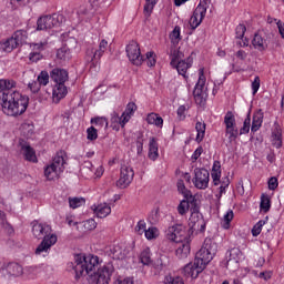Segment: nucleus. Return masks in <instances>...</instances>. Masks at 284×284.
Instances as JSON below:
<instances>
[{"mask_svg": "<svg viewBox=\"0 0 284 284\" xmlns=\"http://www.w3.org/2000/svg\"><path fill=\"white\" fill-rule=\"evenodd\" d=\"M100 263L97 255H74L73 272L75 278L89 276V284H110L112 274H114V266L112 264H104L99 267Z\"/></svg>", "mask_w": 284, "mask_h": 284, "instance_id": "nucleus-1", "label": "nucleus"}, {"mask_svg": "<svg viewBox=\"0 0 284 284\" xmlns=\"http://www.w3.org/2000/svg\"><path fill=\"white\" fill-rule=\"evenodd\" d=\"M29 103L30 98L28 95L18 91H7L2 93L0 105L7 116H21L28 110Z\"/></svg>", "mask_w": 284, "mask_h": 284, "instance_id": "nucleus-2", "label": "nucleus"}, {"mask_svg": "<svg viewBox=\"0 0 284 284\" xmlns=\"http://www.w3.org/2000/svg\"><path fill=\"white\" fill-rule=\"evenodd\" d=\"M32 234L36 239H43L39 246L36 248L38 256H48L52 245L57 244V234L52 233V227L48 224L33 222Z\"/></svg>", "mask_w": 284, "mask_h": 284, "instance_id": "nucleus-3", "label": "nucleus"}, {"mask_svg": "<svg viewBox=\"0 0 284 284\" xmlns=\"http://www.w3.org/2000/svg\"><path fill=\"white\" fill-rule=\"evenodd\" d=\"M65 170V158L63 153H57L53 158L52 163L44 168V176L47 181H57L60 179L61 174H63Z\"/></svg>", "mask_w": 284, "mask_h": 284, "instance_id": "nucleus-4", "label": "nucleus"}, {"mask_svg": "<svg viewBox=\"0 0 284 284\" xmlns=\"http://www.w3.org/2000/svg\"><path fill=\"white\" fill-rule=\"evenodd\" d=\"M189 233L194 237V234H199V232H205L206 222L203 219V214L199 210V206L194 205L190 209V217L187 222Z\"/></svg>", "mask_w": 284, "mask_h": 284, "instance_id": "nucleus-5", "label": "nucleus"}, {"mask_svg": "<svg viewBox=\"0 0 284 284\" xmlns=\"http://www.w3.org/2000/svg\"><path fill=\"white\" fill-rule=\"evenodd\" d=\"M165 236L172 243H183V241H192L193 239L187 226L181 223L169 226Z\"/></svg>", "mask_w": 284, "mask_h": 284, "instance_id": "nucleus-6", "label": "nucleus"}, {"mask_svg": "<svg viewBox=\"0 0 284 284\" xmlns=\"http://www.w3.org/2000/svg\"><path fill=\"white\" fill-rule=\"evenodd\" d=\"M183 59V53L176 49H173L171 51V65L172 68H175L178 71V74H181L184 79H187V70L192 68V58L189 57L185 60Z\"/></svg>", "mask_w": 284, "mask_h": 284, "instance_id": "nucleus-7", "label": "nucleus"}, {"mask_svg": "<svg viewBox=\"0 0 284 284\" xmlns=\"http://www.w3.org/2000/svg\"><path fill=\"white\" fill-rule=\"evenodd\" d=\"M214 254H216V244L212 240L206 239L196 253L195 260L204 267H207V264L214 258Z\"/></svg>", "mask_w": 284, "mask_h": 284, "instance_id": "nucleus-8", "label": "nucleus"}, {"mask_svg": "<svg viewBox=\"0 0 284 284\" xmlns=\"http://www.w3.org/2000/svg\"><path fill=\"white\" fill-rule=\"evenodd\" d=\"M207 78L205 77V69L199 70V80L195 84L193 97L197 105H203L207 99V87L205 85Z\"/></svg>", "mask_w": 284, "mask_h": 284, "instance_id": "nucleus-9", "label": "nucleus"}, {"mask_svg": "<svg viewBox=\"0 0 284 284\" xmlns=\"http://www.w3.org/2000/svg\"><path fill=\"white\" fill-rule=\"evenodd\" d=\"M63 16L52 14L43 16L37 21V30H53V32H59L62 26Z\"/></svg>", "mask_w": 284, "mask_h": 284, "instance_id": "nucleus-10", "label": "nucleus"}, {"mask_svg": "<svg viewBox=\"0 0 284 284\" xmlns=\"http://www.w3.org/2000/svg\"><path fill=\"white\" fill-rule=\"evenodd\" d=\"M104 172L103 165H94L92 162H84L80 168V174L83 179H101Z\"/></svg>", "mask_w": 284, "mask_h": 284, "instance_id": "nucleus-11", "label": "nucleus"}, {"mask_svg": "<svg viewBox=\"0 0 284 284\" xmlns=\"http://www.w3.org/2000/svg\"><path fill=\"white\" fill-rule=\"evenodd\" d=\"M225 135L229 141H236L239 139V126L236 125V118L232 111L226 112L224 116Z\"/></svg>", "mask_w": 284, "mask_h": 284, "instance_id": "nucleus-12", "label": "nucleus"}, {"mask_svg": "<svg viewBox=\"0 0 284 284\" xmlns=\"http://www.w3.org/2000/svg\"><path fill=\"white\" fill-rule=\"evenodd\" d=\"M192 182L196 190H207L210 186V171L199 168L195 169Z\"/></svg>", "mask_w": 284, "mask_h": 284, "instance_id": "nucleus-13", "label": "nucleus"}, {"mask_svg": "<svg viewBox=\"0 0 284 284\" xmlns=\"http://www.w3.org/2000/svg\"><path fill=\"white\" fill-rule=\"evenodd\" d=\"M134 180V170L131 166L123 165L120 172V179L116 181V186L120 190H125Z\"/></svg>", "mask_w": 284, "mask_h": 284, "instance_id": "nucleus-14", "label": "nucleus"}, {"mask_svg": "<svg viewBox=\"0 0 284 284\" xmlns=\"http://www.w3.org/2000/svg\"><path fill=\"white\" fill-rule=\"evenodd\" d=\"M205 14H207V7H205V4L200 3L192 17L190 18V27L192 30H196L199 28V26H201V23H203V19H205Z\"/></svg>", "mask_w": 284, "mask_h": 284, "instance_id": "nucleus-15", "label": "nucleus"}, {"mask_svg": "<svg viewBox=\"0 0 284 284\" xmlns=\"http://www.w3.org/2000/svg\"><path fill=\"white\" fill-rule=\"evenodd\" d=\"M126 57L133 65H141L143 63V55H141L139 43L132 41L126 45Z\"/></svg>", "mask_w": 284, "mask_h": 284, "instance_id": "nucleus-16", "label": "nucleus"}, {"mask_svg": "<svg viewBox=\"0 0 284 284\" xmlns=\"http://www.w3.org/2000/svg\"><path fill=\"white\" fill-rule=\"evenodd\" d=\"M203 270H205L204 265L194 260L184 266L183 274L186 278H199V274H201Z\"/></svg>", "mask_w": 284, "mask_h": 284, "instance_id": "nucleus-17", "label": "nucleus"}, {"mask_svg": "<svg viewBox=\"0 0 284 284\" xmlns=\"http://www.w3.org/2000/svg\"><path fill=\"white\" fill-rule=\"evenodd\" d=\"M109 256L111 258H115L116 261H123V258L128 257V254H130V251L125 248V244H113L108 250Z\"/></svg>", "mask_w": 284, "mask_h": 284, "instance_id": "nucleus-18", "label": "nucleus"}, {"mask_svg": "<svg viewBox=\"0 0 284 284\" xmlns=\"http://www.w3.org/2000/svg\"><path fill=\"white\" fill-rule=\"evenodd\" d=\"M48 47V41L32 43L30 48L32 49V52L29 54V60L31 63H37L43 59V50Z\"/></svg>", "mask_w": 284, "mask_h": 284, "instance_id": "nucleus-19", "label": "nucleus"}, {"mask_svg": "<svg viewBox=\"0 0 284 284\" xmlns=\"http://www.w3.org/2000/svg\"><path fill=\"white\" fill-rule=\"evenodd\" d=\"M271 143L277 150L283 148V129L278 123H274L271 130Z\"/></svg>", "mask_w": 284, "mask_h": 284, "instance_id": "nucleus-20", "label": "nucleus"}, {"mask_svg": "<svg viewBox=\"0 0 284 284\" xmlns=\"http://www.w3.org/2000/svg\"><path fill=\"white\" fill-rule=\"evenodd\" d=\"M91 210L98 219H106V216H110V214H112V206H110V204L105 202L93 204L91 206Z\"/></svg>", "mask_w": 284, "mask_h": 284, "instance_id": "nucleus-21", "label": "nucleus"}, {"mask_svg": "<svg viewBox=\"0 0 284 284\" xmlns=\"http://www.w3.org/2000/svg\"><path fill=\"white\" fill-rule=\"evenodd\" d=\"M245 261V255H243V252L240 248H232L230 251L229 260H227V267H239V263Z\"/></svg>", "mask_w": 284, "mask_h": 284, "instance_id": "nucleus-22", "label": "nucleus"}, {"mask_svg": "<svg viewBox=\"0 0 284 284\" xmlns=\"http://www.w3.org/2000/svg\"><path fill=\"white\" fill-rule=\"evenodd\" d=\"M67 95L68 87H65V83H55L52 91L53 103H59L61 99H65Z\"/></svg>", "mask_w": 284, "mask_h": 284, "instance_id": "nucleus-23", "label": "nucleus"}, {"mask_svg": "<svg viewBox=\"0 0 284 284\" xmlns=\"http://www.w3.org/2000/svg\"><path fill=\"white\" fill-rule=\"evenodd\" d=\"M252 45L254 50H257V52H265L270 45V42L267 39L263 38L261 33H255L252 39Z\"/></svg>", "mask_w": 284, "mask_h": 284, "instance_id": "nucleus-24", "label": "nucleus"}, {"mask_svg": "<svg viewBox=\"0 0 284 284\" xmlns=\"http://www.w3.org/2000/svg\"><path fill=\"white\" fill-rule=\"evenodd\" d=\"M3 272H7L8 276L17 278L23 275V266L18 263H9L2 267Z\"/></svg>", "mask_w": 284, "mask_h": 284, "instance_id": "nucleus-25", "label": "nucleus"}, {"mask_svg": "<svg viewBox=\"0 0 284 284\" xmlns=\"http://www.w3.org/2000/svg\"><path fill=\"white\" fill-rule=\"evenodd\" d=\"M21 154H23L26 161H31V163H37V152L34 149L28 144V142H20Z\"/></svg>", "mask_w": 284, "mask_h": 284, "instance_id": "nucleus-26", "label": "nucleus"}, {"mask_svg": "<svg viewBox=\"0 0 284 284\" xmlns=\"http://www.w3.org/2000/svg\"><path fill=\"white\" fill-rule=\"evenodd\" d=\"M50 77L54 83H65V81L69 79L68 71L59 68L53 69L50 72Z\"/></svg>", "mask_w": 284, "mask_h": 284, "instance_id": "nucleus-27", "label": "nucleus"}, {"mask_svg": "<svg viewBox=\"0 0 284 284\" xmlns=\"http://www.w3.org/2000/svg\"><path fill=\"white\" fill-rule=\"evenodd\" d=\"M182 243L176 250H175V256H178V258H187L190 256V252H191V246L190 243H192V241H183L180 242Z\"/></svg>", "mask_w": 284, "mask_h": 284, "instance_id": "nucleus-28", "label": "nucleus"}, {"mask_svg": "<svg viewBox=\"0 0 284 284\" xmlns=\"http://www.w3.org/2000/svg\"><path fill=\"white\" fill-rule=\"evenodd\" d=\"M126 123L128 122H125V118L123 115L120 116L116 112L111 114V128L112 130H115V132H119L121 128H125Z\"/></svg>", "mask_w": 284, "mask_h": 284, "instance_id": "nucleus-29", "label": "nucleus"}, {"mask_svg": "<svg viewBox=\"0 0 284 284\" xmlns=\"http://www.w3.org/2000/svg\"><path fill=\"white\" fill-rule=\"evenodd\" d=\"M148 156L150 161H156L159 159V142L155 140V138L149 139Z\"/></svg>", "mask_w": 284, "mask_h": 284, "instance_id": "nucleus-30", "label": "nucleus"}, {"mask_svg": "<svg viewBox=\"0 0 284 284\" xmlns=\"http://www.w3.org/2000/svg\"><path fill=\"white\" fill-rule=\"evenodd\" d=\"M263 119H264L263 110H257L253 114L251 132H258V130H261V125H263Z\"/></svg>", "mask_w": 284, "mask_h": 284, "instance_id": "nucleus-31", "label": "nucleus"}, {"mask_svg": "<svg viewBox=\"0 0 284 284\" xmlns=\"http://www.w3.org/2000/svg\"><path fill=\"white\" fill-rule=\"evenodd\" d=\"M139 262L142 265H146L148 267H150V265L154 263V261L152 260V251H150V247H146L140 252Z\"/></svg>", "mask_w": 284, "mask_h": 284, "instance_id": "nucleus-32", "label": "nucleus"}, {"mask_svg": "<svg viewBox=\"0 0 284 284\" xmlns=\"http://www.w3.org/2000/svg\"><path fill=\"white\" fill-rule=\"evenodd\" d=\"M108 48H110L108 40L102 39L99 43L98 50L94 51L93 57L91 61H99L103 54L108 51Z\"/></svg>", "mask_w": 284, "mask_h": 284, "instance_id": "nucleus-33", "label": "nucleus"}, {"mask_svg": "<svg viewBox=\"0 0 284 284\" xmlns=\"http://www.w3.org/2000/svg\"><path fill=\"white\" fill-rule=\"evenodd\" d=\"M221 162L214 161L212 171H211V178L213 180L214 185H219L221 183Z\"/></svg>", "mask_w": 284, "mask_h": 284, "instance_id": "nucleus-34", "label": "nucleus"}, {"mask_svg": "<svg viewBox=\"0 0 284 284\" xmlns=\"http://www.w3.org/2000/svg\"><path fill=\"white\" fill-rule=\"evenodd\" d=\"M16 48H18L17 42L12 38L0 41V52L10 53L12 50H16Z\"/></svg>", "mask_w": 284, "mask_h": 284, "instance_id": "nucleus-35", "label": "nucleus"}, {"mask_svg": "<svg viewBox=\"0 0 284 284\" xmlns=\"http://www.w3.org/2000/svg\"><path fill=\"white\" fill-rule=\"evenodd\" d=\"M146 123H149V125H155V128H163V118H161V115H159L158 113H149L146 115L145 119Z\"/></svg>", "mask_w": 284, "mask_h": 284, "instance_id": "nucleus-36", "label": "nucleus"}, {"mask_svg": "<svg viewBox=\"0 0 284 284\" xmlns=\"http://www.w3.org/2000/svg\"><path fill=\"white\" fill-rule=\"evenodd\" d=\"M169 39L172 43V45L176 47L179 43H181V40L183 37L181 36V27L176 26L174 29L171 31Z\"/></svg>", "mask_w": 284, "mask_h": 284, "instance_id": "nucleus-37", "label": "nucleus"}, {"mask_svg": "<svg viewBox=\"0 0 284 284\" xmlns=\"http://www.w3.org/2000/svg\"><path fill=\"white\" fill-rule=\"evenodd\" d=\"M11 39H13V41L16 42V45L19 48V45L28 41V32L23 30H18L12 34Z\"/></svg>", "mask_w": 284, "mask_h": 284, "instance_id": "nucleus-38", "label": "nucleus"}, {"mask_svg": "<svg viewBox=\"0 0 284 284\" xmlns=\"http://www.w3.org/2000/svg\"><path fill=\"white\" fill-rule=\"evenodd\" d=\"M91 124L95 125L98 130H108V119L105 116H95L91 119Z\"/></svg>", "mask_w": 284, "mask_h": 284, "instance_id": "nucleus-39", "label": "nucleus"}, {"mask_svg": "<svg viewBox=\"0 0 284 284\" xmlns=\"http://www.w3.org/2000/svg\"><path fill=\"white\" fill-rule=\"evenodd\" d=\"M143 14L145 19H150L152 17V12H154V8L156 6V0H144Z\"/></svg>", "mask_w": 284, "mask_h": 284, "instance_id": "nucleus-40", "label": "nucleus"}, {"mask_svg": "<svg viewBox=\"0 0 284 284\" xmlns=\"http://www.w3.org/2000/svg\"><path fill=\"white\" fill-rule=\"evenodd\" d=\"M134 112H136V104L134 102H131L126 105L125 111L122 113V116L124 118V122H130V119L134 116Z\"/></svg>", "mask_w": 284, "mask_h": 284, "instance_id": "nucleus-41", "label": "nucleus"}, {"mask_svg": "<svg viewBox=\"0 0 284 284\" xmlns=\"http://www.w3.org/2000/svg\"><path fill=\"white\" fill-rule=\"evenodd\" d=\"M234 220V211L227 210L222 219V227L223 230H230L231 223Z\"/></svg>", "mask_w": 284, "mask_h": 284, "instance_id": "nucleus-42", "label": "nucleus"}, {"mask_svg": "<svg viewBox=\"0 0 284 284\" xmlns=\"http://www.w3.org/2000/svg\"><path fill=\"white\" fill-rule=\"evenodd\" d=\"M195 130L197 132L195 141L197 143H201V141H203V139H205V122H196Z\"/></svg>", "mask_w": 284, "mask_h": 284, "instance_id": "nucleus-43", "label": "nucleus"}, {"mask_svg": "<svg viewBox=\"0 0 284 284\" xmlns=\"http://www.w3.org/2000/svg\"><path fill=\"white\" fill-rule=\"evenodd\" d=\"M57 58L61 61H70L72 59V52L64 45L57 51Z\"/></svg>", "mask_w": 284, "mask_h": 284, "instance_id": "nucleus-44", "label": "nucleus"}, {"mask_svg": "<svg viewBox=\"0 0 284 284\" xmlns=\"http://www.w3.org/2000/svg\"><path fill=\"white\" fill-rule=\"evenodd\" d=\"M270 207H272V201L270 200V195L262 194L260 203L261 212L267 213L270 212Z\"/></svg>", "mask_w": 284, "mask_h": 284, "instance_id": "nucleus-45", "label": "nucleus"}, {"mask_svg": "<svg viewBox=\"0 0 284 284\" xmlns=\"http://www.w3.org/2000/svg\"><path fill=\"white\" fill-rule=\"evenodd\" d=\"M161 232L155 227L151 226L144 232V236L148 241H154V239H159Z\"/></svg>", "mask_w": 284, "mask_h": 284, "instance_id": "nucleus-46", "label": "nucleus"}, {"mask_svg": "<svg viewBox=\"0 0 284 284\" xmlns=\"http://www.w3.org/2000/svg\"><path fill=\"white\" fill-rule=\"evenodd\" d=\"M85 205V199L83 197H69V206L72 210H77V207H81Z\"/></svg>", "mask_w": 284, "mask_h": 284, "instance_id": "nucleus-47", "label": "nucleus"}, {"mask_svg": "<svg viewBox=\"0 0 284 284\" xmlns=\"http://www.w3.org/2000/svg\"><path fill=\"white\" fill-rule=\"evenodd\" d=\"M190 210V202H187V200H182L178 205V214H180L181 216H185V214H187Z\"/></svg>", "mask_w": 284, "mask_h": 284, "instance_id": "nucleus-48", "label": "nucleus"}, {"mask_svg": "<svg viewBox=\"0 0 284 284\" xmlns=\"http://www.w3.org/2000/svg\"><path fill=\"white\" fill-rule=\"evenodd\" d=\"M12 88H17L14 80L0 79V90H12Z\"/></svg>", "mask_w": 284, "mask_h": 284, "instance_id": "nucleus-49", "label": "nucleus"}, {"mask_svg": "<svg viewBox=\"0 0 284 284\" xmlns=\"http://www.w3.org/2000/svg\"><path fill=\"white\" fill-rule=\"evenodd\" d=\"M20 130L24 136H31L32 132H34V125L30 122H24L21 124Z\"/></svg>", "mask_w": 284, "mask_h": 284, "instance_id": "nucleus-50", "label": "nucleus"}, {"mask_svg": "<svg viewBox=\"0 0 284 284\" xmlns=\"http://www.w3.org/2000/svg\"><path fill=\"white\" fill-rule=\"evenodd\" d=\"M164 284H185L183 283V278L180 276H173L172 274H168L164 276Z\"/></svg>", "mask_w": 284, "mask_h": 284, "instance_id": "nucleus-51", "label": "nucleus"}, {"mask_svg": "<svg viewBox=\"0 0 284 284\" xmlns=\"http://www.w3.org/2000/svg\"><path fill=\"white\" fill-rule=\"evenodd\" d=\"M251 128H252V120L250 119V116H247L243 122V126L239 131V136L243 134H250Z\"/></svg>", "mask_w": 284, "mask_h": 284, "instance_id": "nucleus-52", "label": "nucleus"}, {"mask_svg": "<svg viewBox=\"0 0 284 284\" xmlns=\"http://www.w3.org/2000/svg\"><path fill=\"white\" fill-rule=\"evenodd\" d=\"M145 61L149 68H154V65H156V53H154V51L146 52Z\"/></svg>", "mask_w": 284, "mask_h": 284, "instance_id": "nucleus-53", "label": "nucleus"}, {"mask_svg": "<svg viewBox=\"0 0 284 284\" xmlns=\"http://www.w3.org/2000/svg\"><path fill=\"white\" fill-rule=\"evenodd\" d=\"M84 227L83 232H92V230H97V221L94 219H89L82 222Z\"/></svg>", "mask_w": 284, "mask_h": 284, "instance_id": "nucleus-54", "label": "nucleus"}, {"mask_svg": "<svg viewBox=\"0 0 284 284\" xmlns=\"http://www.w3.org/2000/svg\"><path fill=\"white\" fill-rule=\"evenodd\" d=\"M37 81L40 83V85H48V83H50V74L48 71H41Z\"/></svg>", "mask_w": 284, "mask_h": 284, "instance_id": "nucleus-55", "label": "nucleus"}, {"mask_svg": "<svg viewBox=\"0 0 284 284\" xmlns=\"http://www.w3.org/2000/svg\"><path fill=\"white\" fill-rule=\"evenodd\" d=\"M87 139L88 141H97V139H99V131L94 126L88 128Z\"/></svg>", "mask_w": 284, "mask_h": 284, "instance_id": "nucleus-56", "label": "nucleus"}, {"mask_svg": "<svg viewBox=\"0 0 284 284\" xmlns=\"http://www.w3.org/2000/svg\"><path fill=\"white\" fill-rule=\"evenodd\" d=\"M148 230V224L145 223V221L143 220H140L136 225H135V232L136 234H145Z\"/></svg>", "mask_w": 284, "mask_h": 284, "instance_id": "nucleus-57", "label": "nucleus"}, {"mask_svg": "<svg viewBox=\"0 0 284 284\" xmlns=\"http://www.w3.org/2000/svg\"><path fill=\"white\" fill-rule=\"evenodd\" d=\"M263 225H265V221L261 220L258 221L252 229L253 236H258L261 232H263Z\"/></svg>", "mask_w": 284, "mask_h": 284, "instance_id": "nucleus-58", "label": "nucleus"}, {"mask_svg": "<svg viewBox=\"0 0 284 284\" xmlns=\"http://www.w3.org/2000/svg\"><path fill=\"white\" fill-rule=\"evenodd\" d=\"M246 30L247 29L245 28V24H239L235 29V38L243 39L245 37Z\"/></svg>", "mask_w": 284, "mask_h": 284, "instance_id": "nucleus-59", "label": "nucleus"}, {"mask_svg": "<svg viewBox=\"0 0 284 284\" xmlns=\"http://www.w3.org/2000/svg\"><path fill=\"white\" fill-rule=\"evenodd\" d=\"M252 94L255 95L256 92H258V90L261 89V78L258 75H256L252 82Z\"/></svg>", "mask_w": 284, "mask_h": 284, "instance_id": "nucleus-60", "label": "nucleus"}, {"mask_svg": "<svg viewBox=\"0 0 284 284\" xmlns=\"http://www.w3.org/2000/svg\"><path fill=\"white\" fill-rule=\"evenodd\" d=\"M186 114H187V106L180 105L178 108V119H180V121H183V119H185Z\"/></svg>", "mask_w": 284, "mask_h": 284, "instance_id": "nucleus-61", "label": "nucleus"}, {"mask_svg": "<svg viewBox=\"0 0 284 284\" xmlns=\"http://www.w3.org/2000/svg\"><path fill=\"white\" fill-rule=\"evenodd\" d=\"M28 87L33 94H37V92H39V90H41V85H40L39 81H32L29 83Z\"/></svg>", "mask_w": 284, "mask_h": 284, "instance_id": "nucleus-62", "label": "nucleus"}, {"mask_svg": "<svg viewBox=\"0 0 284 284\" xmlns=\"http://www.w3.org/2000/svg\"><path fill=\"white\" fill-rule=\"evenodd\" d=\"M276 187H278V179L273 176L268 180V190H276Z\"/></svg>", "mask_w": 284, "mask_h": 284, "instance_id": "nucleus-63", "label": "nucleus"}, {"mask_svg": "<svg viewBox=\"0 0 284 284\" xmlns=\"http://www.w3.org/2000/svg\"><path fill=\"white\" fill-rule=\"evenodd\" d=\"M115 284H134V278L125 277V278H118Z\"/></svg>", "mask_w": 284, "mask_h": 284, "instance_id": "nucleus-64", "label": "nucleus"}]
</instances>
